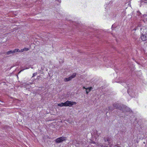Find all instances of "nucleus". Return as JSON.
Wrapping results in <instances>:
<instances>
[{"label":"nucleus","mask_w":147,"mask_h":147,"mask_svg":"<svg viewBox=\"0 0 147 147\" xmlns=\"http://www.w3.org/2000/svg\"><path fill=\"white\" fill-rule=\"evenodd\" d=\"M65 107H71L73 105H76V102H75L69 101L68 100L65 101Z\"/></svg>","instance_id":"1"},{"label":"nucleus","mask_w":147,"mask_h":147,"mask_svg":"<svg viewBox=\"0 0 147 147\" xmlns=\"http://www.w3.org/2000/svg\"><path fill=\"white\" fill-rule=\"evenodd\" d=\"M76 75V73H74L73 75H71V76L68 78H65L64 79V81L65 82H67L69 81H70L72 79L74 78L75 77Z\"/></svg>","instance_id":"2"},{"label":"nucleus","mask_w":147,"mask_h":147,"mask_svg":"<svg viewBox=\"0 0 147 147\" xmlns=\"http://www.w3.org/2000/svg\"><path fill=\"white\" fill-rule=\"evenodd\" d=\"M65 138L64 137H60L55 140V142L57 143L61 142L65 140Z\"/></svg>","instance_id":"3"},{"label":"nucleus","mask_w":147,"mask_h":147,"mask_svg":"<svg viewBox=\"0 0 147 147\" xmlns=\"http://www.w3.org/2000/svg\"><path fill=\"white\" fill-rule=\"evenodd\" d=\"M113 106L114 108L116 109H119L121 110H123V107L121 105H118L116 103H114L113 105Z\"/></svg>","instance_id":"4"},{"label":"nucleus","mask_w":147,"mask_h":147,"mask_svg":"<svg viewBox=\"0 0 147 147\" xmlns=\"http://www.w3.org/2000/svg\"><path fill=\"white\" fill-rule=\"evenodd\" d=\"M141 38L142 40L143 41L146 40H147V33H145L144 34H142Z\"/></svg>","instance_id":"5"},{"label":"nucleus","mask_w":147,"mask_h":147,"mask_svg":"<svg viewBox=\"0 0 147 147\" xmlns=\"http://www.w3.org/2000/svg\"><path fill=\"white\" fill-rule=\"evenodd\" d=\"M65 102H61V103L58 104L57 105L59 106L60 107H65Z\"/></svg>","instance_id":"6"},{"label":"nucleus","mask_w":147,"mask_h":147,"mask_svg":"<svg viewBox=\"0 0 147 147\" xmlns=\"http://www.w3.org/2000/svg\"><path fill=\"white\" fill-rule=\"evenodd\" d=\"M29 49L25 47L24 49H22L20 50L21 52H22L24 51H28L29 50Z\"/></svg>","instance_id":"7"},{"label":"nucleus","mask_w":147,"mask_h":147,"mask_svg":"<svg viewBox=\"0 0 147 147\" xmlns=\"http://www.w3.org/2000/svg\"><path fill=\"white\" fill-rule=\"evenodd\" d=\"M13 51V53H15L16 52H21L18 49H14Z\"/></svg>","instance_id":"8"},{"label":"nucleus","mask_w":147,"mask_h":147,"mask_svg":"<svg viewBox=\"0 0 147 147\" xmlns=\"http://www.w3.org/2000/svg\"><path fill=\"white\" fill-rule=\"evenodd\" d=\"M13 53V51H8L6 53V54L7 55H9L10 54H12Z\"/></svg>","instance_id":"9"},{"label":"nucleus","mask_w":147,"mask_h":147,"mask_svg":"<svg viewBox=\"0 0 147 147\" xmlns=\"http://www.w3.org/2000/svg\"><path fill=\"white\" fill-rule=\"evenodd\" d=\"M89 89H88L89 90V91H88L87 90H86V93L87 94H88V93L90 92V91L92 90V87H90V88H88Z\"/></svg>","instance_id":"10"},{"label":"nucleus","mask_w":147,"mask_h":147,"mask_svg":"<svg viewBox=\"0 0 147 147\" xmlns=\"http://www.w3.org/2000/svg\"><path fill=\"white\" fill-rule=\"evenodd\" d=\"M37 74V73H33V74H32V77H34L35 76H36V75Z\"/></svg>","instance_id":"11"},{"label":"nucleus","mask_w":147,"mask_h":147,"mask_svg":"<svg viewBox=\"0 0 147 147\" xmlns=\"http://www.w3.org/2000/svg\"><path fill=\"white\" fill-rule=\"evenodd\" d=\"M83 89H86V90H88V89H89L88 88H86L85 86H83Z\"/></svg>","instance_id":"12"},{"label":"nucleus","mask_w":147,"mask_h":147,"mask_svg":"<svg viewBox=\"0 0 147 147\" xmlns=\"http://www.w3.org/2000/svg\"><path fill=\"white\" fill-rule=\"evenodd\" d=\"M113 108H111V107H109V109L110 110H112Z\"/></svg>","instance_id":"13"},{"label":"nucleus","mask_w":147,"mask_h":147,"mask_svg":"<svg viewBox=\"0 0 147 147\" xmlns=\"http://www.w3.org/2000/svg\"><path fill=\"white\" fill-rule=\"evenodd\" d=\"M109 139H107V141H109Z\"/></svg>","instance_id":"14"},{"label":"nucleus","mask_w":147,"mask_h":147,"mask_svg":"<svg viewBox=\"0 0 147 147\" xmlns=\"http://www.w3.org/2000/svg\"><path fill=\"white\" fill-rule=\"evenodd\" d=\"M92 143H95V142H92Z\"/></svg>","instance_id":"15"},{"label":"nucleus","mask_w":147,"mask_h":147,"mask_svg":"<svg viewBox=\"0 0 147 147\" xmlns=\"http://www.w3.org/2000/svg\"><path fill=\"white\" fill-rule=\"evenodd\" d=\"M142 28H141V30L142 31Z\"/></svg>","instance_id":"16"}]
</instances>
